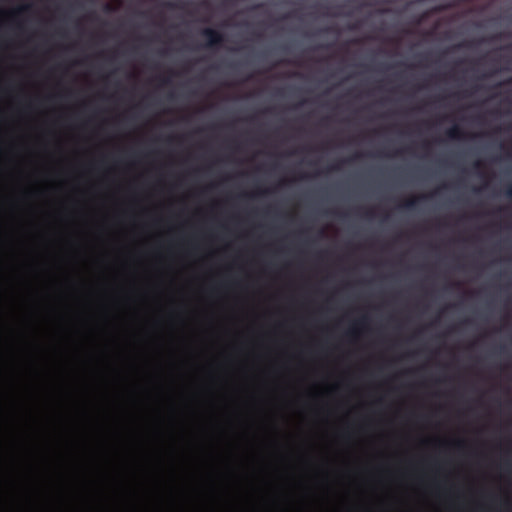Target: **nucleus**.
Listing matches in <instances>:
<instances>
[{"mask_svg": "<svg viewBox=\"0 0 512 512\" xmlns=\"http://www.w3.org/2000/svg\"><path fill=\"white\" fill-rule=\"evenodd\" d=\"M29 9H31V5L19 6L16 10L12 12V16H17L18 14L27 12Z\"/></svg>", "mask_w": 512, "mask_h": 512, "instance_id": "5", "label": "nucleus"}, {"mask_svg": "<svg viewBox=\"0 0 512 512\" xmlns=\"http://www.w3.org/2000/svg\"><path fill=\"white\" fill-rule=\"evenodd\" d=\"M463 46H465L464 43L457 45V47H463Z\"/></svg>", "mask_w": 512, "mask_h": 512, "instance_id": "20", "label": "nucleus"}, {"mask_svg": "<svg viewBox=\"0 0 512 512\" xmlns=\"http://www.w3.org/2000/svg\"><path fill=\"white\" fill-rule=\"evenodd\" d=\"M372 215H373L372 210H368V211L366 212V216H367L368 218H371V217H372Z\"/></svg>", "mask_w": 512, "mask_h": 512, "instance_id": "14", "label": "nucleus"}, {"mask_svg": "<svg viewBox=\"0 0 512 512\" xmlns=\"http://www.w3.org/2000/svg\"><path fill=\"white\" fill-rule=\"evenodd\" d=\"M456 446L461 448L463 446V441L462 440H457L456 441Z\"/></svg>", "mask_w": 512, "mask_h": 512, "instance_id": "10", "label": "nucleus"}, {"mask_svg": "<svg viewBox=\"0 0 512 512\" xmlns=\"http://www.w3.org/2000/svg\"><path fill=\"white\" fill-rule=\"evenodd\" d=\"M512 82V78L508 80V83H511Z\"/></svg>", "mask_w": 512, "mask_h": 512, "instance_id": "21", "label": "nucleus"}, {"mask_svg": "<svg viewBox=\"0 0 512 512\" xmlns=\"http://www.w3.org/2000/svg\"><path fill=\"white\" fill-rule=\"evenodd\" d=\"M265 193H267V190H261V191L259 192V194H265Z\"/></svg>", "mask_w": 512, "mask_h": 512, "instance_id": "18", "label": "nucleus"}, {"mask_svg": "<svg viewBox=\"0 0 512 512\" xmlns=\"http://www.w3.org/2000/svg\"><path fill=\"white\" fill-rule=\"evenodd\" d=\"M168 83V78H162V84H167Z\"/></svg>", "mask_w": 512, "mask_h": 512, "instance_id": "17", "label": "nucleus"}, {"mask_svg": "<svg viewBox=\"0 0 512 512\" xmlns=\"http://www.w3.org/2000/svg\"><path fill=\"white\" fill-rule=\"evenodd\" d=\"M261 7H262L261 4H257V5L252 6L251 10H256V9L261 8Z\"/></svg>", "mask_w": 512, "mask_h": 512, "instance_id": "13", "label": "nucleus"}, {"mask_svg": "<svg viewBox=\"0 0 512 512\" xmlns=\"http://www.w3.org/2000/svg\"><path fill=\"white\" fill-rule=\"evenodd\" d=\"M446 135L452 140H460L463 137V132L460 126L455 125L446 131Z\"/></svg>", "mask_w": 512, "mask_h": 512, "instance_id": "2", "label": "nucleus"}, {"mask_svg": "<svg viewBox=\"0 0 512 512\" xmlns=\"http://www.w3.org/2000/svg\"><path fill=\"white\" fill-rule=\"evenodd\" d=\"M365 325H367V317H362L359 319V321L356 322V324H354V327L350 329V331L348 332L349 335H354L357 333V327H364Z\"/></svg>", "mask_w": 512, "mask_h": 512, "instance_id": "4", "label": "nucleus"}, {"mask_svg": "<svg viewBox=\"0 0 512 512\" xmlns=\"http://www.w3.org/2000/svg\"><path fill=\"white\" fill-rule=\"evenodd\" d=\"M166 6L168 9H178L179 8V5L176 3H173V2L166 3Z\"/></svg>", "mask_w": 512, "mask_h": 512, "instance_id": "7", "label": "nucleus"}, {"mask_svg": "<svg viewBox=\"0 0 512 512\" xmlns=\"http://www.w3.org/2000/svg\"><path fill=\"white\" fill-rule=\"evenodd\" d=\"M425 198V196H420L418 198H412V199H409L407 201H405L403 203V205H401V207L403 208H406V209H409V210H412L416 207V205L418 204V202L420 200H423Z\"/></svg>", "mask_w": 512, "mask_h": 512, "instance_id": "3", "label": "nucleus"}, {"mask_svg": "<svg viewBox=\"0 0 512 512\" xmlns=\"http://www.w3.org/2000/svg\"><path fill=\"white\" fill-rule=\"evenodd\" d=\"M331 31H333V29L331 27H327V28L322 30V32H325V33H329Z\"/></svg>", "mask_w": 512, "mask_h": 512, "instance_id": "12", "label": "nucleus"}, {"mask_svg": "<svg viewBox=\"0 0 512 512\" xmlns=\"http://www.w3.org/2000/svg\"><path fill=\"white\" fill-rule=\"evenodd\" d=\"M504 194H506L507 198L512 200V184L506 188V192H504Z\"/></svg>", "mask_w": 512, "mask_h": 512, "instance_id": "6", "label": "nucleus"}, {"mask_svg": "<svg viewBox=\"0 0 512 512\" xmlns=\"http://www.w3.org/2000/svg\"><path fill=\"white\" fill-rule=\"evenodd\" d=\"M201 35L205 37V46L209 48H218L224 42L223 34L213 28H204L201 30Z\"/></svg>", "mask_w": 512, "mask_h": 512, "instance_id": "1", "label": "nucleus"}, {"mask_svg": "<svg viewBox=\"0 0 512 512\" xmlns=\"http://www.w3.org/2000/svg\"><path fill=\"white\" fill-rule=\"evenodd\" d=\"M355 28H357V26H356V25H352V26H350V29H355Z\"/></svg>", "mask_w": 512, "mask_h": 512, "instance_id": "19", "label": "nucleus"}, {"mask_svg": "<svg viewBox=\"0 0 512 512\" xmlns=\"http://www.w3.org/2000/svg\"><path fill=\"white\" fill-rule=\"evenodd\" d=\"M474 167H475L476 169H479V168L481 167V162H480V161H476V162L474 163Z\"/></svg>", "mask_w": 512, "mask_h": 512, "instance_id": "11", "label": "nucleus"}, {"mask_svg": "<svg viewBox=\"0 0 512 512\" xmlns=\"http://www.w3.org/2000/svg\"><path fill=\"white\" fill-rule=\"evenodd\" d=\"M446 9V6H440L438 8H436V11H443Z\"/></svg>", "mask_w": 512, "mask_h": 512, "instance_id": "15", "label": "nucleus"}, {"mask_svg": "<svg viewBox=\"0 0 512 512\" xmlns=\"http://www.w3.org/2000/svg\"><path fill=\"white\" fill-rule=\"evenodd\" d=\"M360 157L359 154H356L354 156H352L351 158L349 159H346L345 161H343L342 163H345V162H349V161H352V160H355V159H358Z\"/></svg>", "mask_w": 512, "mask_h": 512, "instance_id": "9", "label": "nucleus"}, {"mask_svg": "<svg viewBox=\"0 0 512 512\" xmlns=\"http://www.w3.org/2000/svg\"><path fill=\"white\" fill-rule=\"evenodd\" d=\"M339 169H340V165L339 164H335L333 166H330L329 171H337Z\"/></svg>", "mask_w": 512, "mask_h": 512, "instance_id": "8", "label": "nucleus"}, {"mask_svg": "<svg viewBox=\"0 0 512 512\" xmlns=\"http://www.w3.org/2000/svg\"><path fill=\"white\" fill-rule=\"evenodd\" d=\"M292 16H293V14H292V13H289V14H287V15L283 16V19H287V18H290V17H292Z\"/></svg>", "mask_w": 512, "mask_h": 512, "instance_id": "16", "label": "nucleus"}]
</instances>
